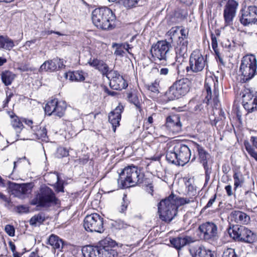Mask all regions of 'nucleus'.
Masks as SVG:
<instances>
[{"mask_svg":"<svg viewBox=\"0 0 257 257\" xmlns=\"http://www.w3.org/2000/svg\"><path fill=\"white\" fill-rule=\"evenodd\" d=\"M178 155L177 154L175 146L173 148L172 150H167L166 152L167 160L172 164L179 165V160L178 159Z\"/></svg>","mask_w":257,"mask_h":257,"instance_id":"f704fd0d","label":"nucleus"},{"mask_svg":"<svg viewBox=\"0 0 257 257\" xmlns=\"http://www.w3.org/2000/svg\"><path fill=\"white\" fill-rule=\"evenodd\" d=\"M112 47H116V50L114 51V54L118 56H123L124 52L122 50V46L120 44L117 43H113L112 44Z\"/></svg>","mask_w":257,"mask_h":257,"instance_id":"3c124183","label":"nucleus"},{"mask_svg":"<svg viewBox=\"0 0 257 257\" xmlns=\"http://www.w3.org/2000/svg\"><path fill=\"white\" fill-rule=\"evenodd\" d=\"M231 217L237 223L247 224L250 217L246 213L238 210H234L231 213Z\"/></svg>","mask_w":257,"mask_h":257,"instance_id":"a878e982","label":"nucleus"},{"mask_svg":"<svg viewBox=\"0 0 257 257\" xmlns=\"http://www.w3.org/2000/svg\"><path fill=\"white\" fill-rule=\"evenodd\" d=\"M13 96V93L12 92L8 93V92H7V98L6 100L4 101V106H6V104L8 103L9 101L10 100L11 97Z\"/></svg>","mask_w":257,"mask_h":257,"instance_id":"e2e57ef3","label":"nucleus"},{"mask_svg":"<svg viewBox=\"0 0 257 257\" xmlns=\"http://www.w3.org/2000/svg\"><path fill=\"white\" fill-rule=\"evenodd\" d=\"M99 257H115L117 252L115 249L117 243L110 237H106L98 243Z\"/></svg>","mask_w":257,"mask_h":257,"instance_id":"f8f14e48","label":"nucleus"},{"mask_svg":"<svg viewBox=\"0 0 257 257\" xmlns=\"http://www.w3.org/2000/svg\"><path fill=\"white\" fill-rule=\"evenodd\" d=\"M204 87L207 92L206 98L207 99L208 101L212 99L214 105L216 108L218 106L219 103L218 99V83L217 80H214L212 77L206 78L205 81Z\"/></svg>","mask_w":257,"mask_h":257,"instance_id":"9b49d317","label":"nucleus"},{"mask_svg":"<svg viewBox=\"0 0 257 257\" xmlns=\"http://www.w3.org/2000/svg\"><path fill=\"white\" fill-rule=\"evenodd\" d=\"M123 109V106L119 104L113 111H111L108 115V120L112 124V129L114 132L115 131L116 127L119 125L121 113Z\"/></svg>","mask_w":257,"mask_h":257,"instance_id":"4be33fe9","label":"nucleus"},{"mask_svg":"<svg viewBox=\"0 0 257 257\" xmlns=\"http://www.w3.org/2000/svg\"><path fill=\"white\" fill-rule=\"evenodd\" d=\"M166 127L173 134H177L182 130V123L178 114L168 116L166 118Z\"/></svg>","mask_w":257,"mask_h":257,"instance_id":"a211bd4d","label":"nucleus"},{"mask_svg":"<svg viewBox=\"0 0 257 257\" xmlns=\"http://www.w3.org/2000/svg\"><path fill=\"white\" fill-rule=\"evenodd\" d=\"M100 60L97 59H91L90 58L87 62V63L89 64L91 67H94L95 69H97L98 66L99 65V62Z\"/></svg>","mask_w":257,"mask_h":257,"instance_id":"4d7b16f0","label":"nucleus"},{"mask_svg":"<svg viewBox=\"0 0 257 257\" xmlns=\"http://www.w3.org/2000/svg\"><path fill=\"white\" fill-rule=\"evenodd\" d=\"M181 36L179 37L178 42H183V41H188V31L185 30L184 28H182L180 30Z\"/></svg>","mask_w":257,"mask_h":257,"instance_id":"09e8293b","label":"nucleus"},{"mask_svg":"<svg viewBox=\"0 0 257 257\" xmlns=\"http://www.w3.org/2000/svg\"><path fill=\"white\" fill-rule=\"evenodd\" d=\"M58 200L51 189L47 186H42L31 204L38 206L48 207L58 204Z\"/></svg>","mask_w":257,"mask_h":257,"instance_id":"20e7f679","label":"nucleus"},{"mask_svg":"<svg viewBox=\"0 0 257 257\" xmlns=\"http://www.w3.org/2000/svg\"><path fill=\"white\" fill-rule=\"evenodd\" d=\"M192 147L194 149L196 150L198 152L200 161L203 165L205 170L207 171L208 169L207 165V159L209 156L208 153L205 151L202 146L196 143H193Z\"/></svg>","mask_w":257,"mask_h":257,"instance_id":"b1692460","label":"nucleus"},{"mask_svg":"<svg viewBox=\"0 0 257 257\" xmlns=\"http://www.w3.org/2000/svg\"><path fill=\"white\" fill-rule=\"evenodd\" d=\"M216 195L215 194L213 198L209 199V201L208 202L207 204L205 206V208H208L212 206V204L214 203L216 200Z\"/></svg>","mask_w":257,"mask_h":257,"instance_id":"052dcab7","label":"nucleus"},{"mask_svg":"<svg viewBox=\"0 0 257 257\" xmlns=\"http://www.w3.org/2000/svg\"><path fill=\"white\" fill-rule=\"evenodd\" d=\"M256 59L253 55H246L242 58L240 66V71L243 76L244 82L251 79L256 71Z\"/></svg>","mask_w":257,"mask_h":257,"instance_id":"39448f33","label":"nucleus"},{"mask_svg":"<svg viewBox=\"0 0 257 257\" xmlns=\"http://www.w3.org/2000/svg\"><path fill=\"white\" fill-rule=\"evenodd\" d=\"M97 69L101 71L102 73H106L108 71V67L103 62V61L100 60Z\"/></svg>","mask_w":257,"mask_h":257,"instance_id":"5fc2aeb1","label":"nucleus"},{"mask_svg":"<svg viewBox=\"0 0 257 257\" xmlns=\"http://www.w3.org/2000/svg\"><path fill=\"white\" fill-rule=\"evenodd\" d=\"M65 77L71 81H82L85 79L84 72L82 71L69 72L65 73Z\"/></svg>","mask_w":257,"mask_h":257,"instance_id":"7c9ffc66","label":"nucleus"},{"mask_svg":"<svg viewBox=\"0 0 257 257\" xmlns=\"http://www.w3.org/2000/svg\"><path fill=\"white\" fill-rule=\"evenodd\" d=\"M65 66L62 59L55 58L45 61L40 66L39 71L53 72Z\"/></svg>","mask_w":257,"mask_h":257,"instance_id":"aec40b11","label":"nucleus"},{"mask_svg":"<svg viewBox=\"0 0 257 257\" xmlns=\"http://www.w3.org/2000/svg\"><path fill=\"white\" fill-rule=\"evenodd\" d=\"M49 177L54 180L55 182L56 190L57 192H64V187L62 183L59 181V176L57 174H51Z\"/></svg>","mask_w":257,"mask_h":257,"instance_id":"58836bf2","label":"nucleus"},{"mask_svg":"<svg viewBox=\"0 0 257 257\" xmlns=\"http://www.w3.org/2000/svg\"><path fill=\"white\" fill-rule=\"evenodd\" d=\"M48 244L50 245L54 249L62 248L64 244L63 241L58 236L51 234L48 240Z\"/></svg>","mask_w":257,"mask_h":257,"instance_id":"c85d7f7f","label":"nucleus"},{"mask_svg":"<svg viewBox=\"0 0 257 257\" xmlns=\"http://www.w3.org/2000/svg\"><path fill=\"white\" fill-rule=\"evenodd\" d=\"M114 226L118 229H128V231H131V232L135 230V228L126 223L124 221L122 220H118L115 222Z\"/></svg>","mask_w":257,"mask_h":257,"instance_id":"ea45409f","label":"nucleus"},{"mask_svg":"<svg viewBox=\"0 0 257 257\" xmlns=\"http://www.w3.org/2000/svg\"><path fill=\"white\" fill-rule=\"evenodd\" d=\"M257 21V7L251 6L242 10L240 23L244 26L254 24Z\"/></svg>","mask_w":257,"mask_h":257,"instance_id":"dca6fc26","label":"nucleus"},{"mask_svg":"<svg viewBox=\"0 0 257 257\" xmlns=\"http://www.w3.org/2000/svg\"><path fill=\"white\" fill-rule=\"evenodd\" d=\"M197 192L195 187L192 184H189L187 186L186 195L189 198H193L196 195Z\"/></svg>","mask_w":257,"mask_h":257,"instance_id":"c03bdc74","label":"nucleus"},{"mask_svg":"<svg viewBox=\"0 0 257 257\" xmlns=\"http://www.w3.org/2000/svg\"><path fill=\"white\" fill-rule=\"evenodd\" d=\"M233 177L234 181V189L236 190L237 187L241 186L244 183V177L240 172H235L233 175Z\"/></svg>","mask_w":257,"mask_h":257,"instance_id":"4c0bfd02","label":"nucleus"},{"mask_svg":"<svg viewBox=\"0 0 257 257\" xmlns=\"http://www.w3.org/2000/svg\"><path fill=\"white\" fill-rule=\"evenodd\" d=\"M32 133L35 135L37 138L43 141H47V131L44 127L41 128L38 125L31 126Z\"/></svg>","mask_w":257,"mask_h":257,"instance_id":"cd10ccee","label":"nucleus"},{"mask_svg":"<svg viewBox=\"0 0 257 257\" xmlns=\"http://www.w3.org/2000/svg\"><path fill=\"white\" fill-rule=\"evenodd\" d=\"M175 195L172 194L160 201L158 205L160 218L165 222L171 221L177 213Z\"/></svg>","mask_w":257,"mask_h":257,"instance_id":"7ed1b4c3","label":"nucleus"},{"mask_svg":"<svg viewBox=\"0 0 257 257\" xmlns=\"http://www.w3.org/2000/svg\"><path fill=\"white\" fill-rule=\"evenodd\" d=\"M126 8H131L135 6L139 0H120Z\"/></svg>","mask_w":257,"mask_h":257,"instance_id":"603ef678","label":"nucleus"},{"mask_svg":"<svg viewBox=\"0 0 257 257\" xmlns=\"http://www.w3.org/2000/svg\"><path fill=\"white\" fill-rule=\"evenodd\" d=\"M199 230L200 236L205 240H214L218 237V227L213 222H206L201 224Z\"/></svg>","mask_w":257,"mask_h":257,"instance_id":"ddd939ff","label":"nucleus"},{"mask_svg":"<svg viewBox=\"0 0 257 257\" xmlns=\"http://www.w3.org/2000/svg\"><path fill=\"white\" fill-rule=\"evenodd\" d=\"M179 165L184 166L187 163L191 158V151L190 148L186 145L177 144L175 145Z\"/></svg>","mask_w":257,"mask_h":257,"instance_id":"6ab92c4d","label":"nucleus"},{"mask_svg":"<svg viewBox=\"0 0 257 257\" xmlns=\"http://www.w3.org/2000/svg\"><path fill=\"white\" fill-rule=\"evenodd\" d=\"M109 85L113 89L121 90L127 86V84L122 76L116 71H111L108 74Z\"/></svg>","mask_w":257,"mask_h":257,"instance_id":"f3484780","label":"nucleus"},{"mask_svg":"<svg viewBox=\"0 0 257 257\" xmlns=\"http://www.w3.org/2000/svg\"><path fill=\"white\" fill-rule=\"evenodd\" d=\"M253 92L250 89L246 88L243 90L242 95V103L244 108H248V104L254 97Z\"/></svg>","mask_w":257,"mask_h":257,"instance_id":"72a5a7b5","label":"nucleus"},{"mask_svg":"<svg viewBox=\"0 0 257 257\" xmlns=\"http://www.w3.org/2000/svg\"><path fill=\"white\" fill-rule=\"evenodd\" d=\"M83 226L87 231L102 233L104 231L103 218L97 213L87 215L84 219Z\"/></svg>","mask_w":257,"mask_h":257,"instance_id":"9d476101","label":"nucleus"},{"mask_svg":"<svg viewBox=\"0 0 257 257\" xmlns=\"http://www.w3.org/2000/svg\"><path fill=\"white\" fill-rule=\"evenodd\" d=\"M225 191L228 196L233 195V192L232 189V186L230 185H228L225 187Z\"/></svg>","mask_w":257,"mask_h":257,"instance_id":"680f3d73","label":"nucleus"},{"mask_svg":"<svg viewBox=\"0 0 257 257\" xmlns=\"http://www.w3.org/2000/svg\"><path fill=\"white\" fill-rule=\"evenodd\" d=\"M250 141L251 142L253 146L257 149V137H251L250 138Z\"/></svg>","mask_w":257,"mask_h":257,"instance_id":"69168bd1","label":"nucleus"},{"mask_svg":"<svg viewBox=\"0 0 257 257\" xmlns=\"http://www.w3.org/2000/svg\"><path fill=\"white\" fill-rule=\"evenodd\" d=\"M9 245L11 250H12L13 253L17 252V251H16V246L12 241L9 242Z\"/></svg>","mask_w":257,"mask_h":257,"instance_id":"0e129e2a","label":"nucleus"},{"mask_svg":"<svg viewBox=\"0 0 257 257\" xmlns=\"http://www.w3.org/2000/svg\"><path fill=\"white\" fill-rule=\"evenodd\" d=\"M192 241L191 237L185 235H181L170 239L171 244L178 249Z\"/></svg>","mask_w":257,"mask_h":257,"instance_id":"393cba45","label":"nucleus"},{"mask_svg":"<svg viewBox=\"0 0 257 257\" xmlns=\"http://www.w3.org/2000/svg\"><path fill=\"white\" fill-rule=\"evenodd\" d=\"M171 49L170 42L166 40L159 41L152 46L151 53L154 60L166 61Z\"/></svg>","mask_w":257,"mask_h":257,"instance_id":"1a4fd4ad","label":"nucleus"},{"mask_svg":"<svg viewBox=\"0 0 257 257\" xmlns=\"http://www.w3.org/2000/svg\"><path fill=\"white\" fill-rule=\"evenodd\" d=\"M128 206V203L125 200V198L123 197L122 199V201L121 203V205L120 207L118 208V211L120 213H123L126 210V208Z\"/></svg>","mask_w":257,"mask_h":257,"instance_id":"6e6d98bb","label":"nucleus"},{"mask_svg":"<svg viewBox=\"0 0 257 257\" xmlns=\"http://www.w3.org/2000/svg\"><path fill=\"white\" fill-rule=\"evenodd\" d=\"M11 123L14 129L15 130L18 139L25 140L27 139V131L25 129L19 118L16 115L11 116Z\"/></svg>","mask_w":257,"mask_h":257,"instance_id":"412c9836","label":"nucleus"},{"mask_svg":"<svg viewBox=\"0 0 257 257\" xmlns=\"http://www.w3.org/2000/svg\"><path fill=\"white\" fill-rule=\"evenodd\" d=\"M120 45H121L122 48L124 49L128 53H131L129 50L131 49V47H130V46L128 44L125 43Z\"/></svg>","mask_w":257,"mask_h":257,"instance_id":"338daca9","label":"nucleus"},{"mask_svg":"<svg viewBox=\"0 0 257 257\" xmlns=\"http://www.w3.org/2000/svg\"><path fill=\"white\" fill-rule=\"evenodd\" d=\"M128 100L134 104L136 106H138L139 104V99L138 97L136 94L134 93H128L127 95Z\"/></svg>","mask_w":257,"mask_h":257,"instance_id":"de8ad7c7","label":"nucleus"},{"mask_svg":"<svg viewBox=\"0 0 257 257\" xmlns=\"http://www.w3.org/2000/svg\"><path fill=\"white\" fill-rule=\"evenodd\" d=\"M174 199L175 200V204H176V203H177L178 205H183L186 204H189V203L194 202V200H193V198H187V197L177 198L175 196Z\"/></svg>","mask_w":257,"mask_h":257,"instance_id":"79ce46f5","label":"nucleus"},{"mask_svg":"<svg viewBox=\"0 0 257 257\" xmlns=\"http://www.w3.org/2000/svg\"><path fill=\"white\" fill-rule=\"evenodd\" d=\"M82 252L84 257H99V245H86L83 247Z\"/></svg>","mask_w":257,"mask_h":257,"instance_id":"bb28decb","label":"nucleus"},{"mask_svg":"<svg viewBox=\"0 0 257 257\" xmlns=\"http://www.w3.org/2000/svg\"><path fill=\"white\" fill-rule=\"evenodd\" d=\"M207 65V59L199 50H195L191 54L189 65L186 67L188 73H198L202 72Z\"/></svg>","mask_w":257,"mask_h":257,"instance_id":"0eeeda50","label":"nucleus"},{"mask_svg":"<svg viewBox=\"0 0 257 257\" xmlns=\"http://www.w3.org/2000/svg\"><path fill=\"white\" fill-rule=\"evenodd\" d=\"M45 220L44 215L41 213L33 216L30 220V224L32 225L37 226L42 223Z\"/></svg>","mask_w":257,"mask_h":257,"instance_id":"e433bc0d","label":"nucleus"},{"mask_svg":"<svg viewBox=\"0 0 257 257\" xmlns=\"http://www.w3.org/2000/svg\"><path fill=\"white\" fill-rule=\"evenodd\" d=\"M190 89V82L187 78L176 81L167 91L169 100L178 99L187 94Z\"/></svg>","mask_w":257,"mask_h":257,"instance_id":"423d86ee","label":"nucleus"},{"mask_svg":"<svg viewBox=\"0 0 257 257\" xmlns=\"http://www.w3.org/2000/svg\"><path fill=\"white\" fill-rule=\"evenodd\" d=\"M188 41L178 42L175 48L176 61L182 63L187 56Z\"/></svg>","mask_w":257,"mask_h":257,"instance_id":"5701e85b","label":"nucleus"},{"mask_svg":"<svg viewBox=\"0 0 257 257\" xmlns=\"http://www.w3.org/2000/svg\"><path fill=\"white\" fill-rule=\"evenodd\" d=\"M66 107V105L64 102L58 101L57 99H54L47 103L45 111L49 115L53 114L61 117L64 115Z\"/></svg>","mask_w":257,"mask_h":257,"instance_id":"4468645a","label":"nucleus"},{"mask_svg":"<svg viewBox=\"0 0 257 257\" xmlns=\"http://www.w3.org/2000/svg\"><path fill=\"white\" fill-rule=\"evenodd\" d=\"M211 38L212 48L214 50L215 54L217 56H219V51L218 49V43L217 38L213 33L211 34Z\"/></svg>","mask_w":257,"mask_h":257,"instance_id":"a18cd8bd","label":"nucleus"},{"mask_svg":"<svg viewBox=\"0 0 257 257\" xmlns=\"http://www.w3.org/2000/svg\"><path fill=\"white\" fill-rule=\"evenodd\" d=\"M29 211V209L27 207L24 205L18 206L17 207V211L20 213H26Z\"/></svg>","mask_w":257,"mask_h":257,"instance_id":"bf43d9fd","label":"nucleus"},{"mask_svg":"<svg viewBox=\"0 0 257 257\" xmlns=\"http://www.w3.org/2000/svg\"><path fill=\"white\" fill-rule=\"evenodd\" d=\"M168 72H169V69L167 68H162V69H161V70L160 71V74L161 75H166L168 74Z\"/></svg>","mask_w":257,"mask_h":257,"instance_id":"774afa93","label":"nucleus"},{"mask_svg":"<svg viewBox=\"0 0 257 257\" xmlns=\"http://www.w3.org/2000/svg\"><path fill=\"white\" fill-rule=\"evenodd\" d=\"M5 231L11 236L15 235V229L12 225H7L5 226Z\"/></svg>","mask_w":257,"mask_h":257,"instance_id":"13d9d810","label":"nucleus"},{"mask_svg":"<svg viewBox=\"0 0 257 257\" xmlns=\"http://www.w3.org/2000/svg\"><path fill=\"white\" fill-rule=\"evenodd\" d=\"M15 189L21 195L28 194L31 191V185L27 184H17L15 186Z\"/></svg>","mask_w":257,"mask_h":257,"instance_id":"c9c22d12","label":"nucleus"},{"mask_svg":"<svg viewBox=\"0 0 257 257\" xmlns=\"http://www.w3.org/2000/svg\"><path fill=\"white\" fill-rule=\"evenodd\" d=\"M143 174L135 166L124 168L119 174L117 183L121 188L135 186L142 182Z\"/></svg>","mask_w":257,"mask_h":257,"instance_id":"f03ea898","label":"nucleus"},{"mask_svg":"<svg viewBox=\"0 0 257 257\" xmlns=\"http://www.w3.org/2000/svg\"><path fill=\"white\" fill-rule=\"evenodd\" d=\"M248 108H245L247 110L248 112L252 111L254 109L257 108V97L255 96L253 98L252 100L248 104Z\"/></svg>","mask_w":257,"mask_h":257,"instance_id":"8fccbe9b","label":"nucleus"},{"mask_svg":"<svg viewBox=\"0 0 257 257\" xmlns=\"http://www.w3.org/2000/svg\"><path fill=\"white\" fill-rule=\"evenodd\" d=\"M228 233L234 239L247 243H252L256 238L255 234L243 226H233L229 229Z\"/></svg>","mask_w":257,"mask_h":257,"instance_id":"6e6552de","label":"nucleus"},{"mask_svg":"<svg viewBox=\"0 0 257 257\" xmlns=\"http://www.w3.org/2000/svg\"><path fill=\"white\" fill-rule=\"evenodd\" d=\"M15 46L13 40L8 36H0V49L11 50Z\"/></svg>","mask_w":257,"mask_h":257,"instance_id":"c756f323","label":"nucleus"},{"mask_svg":"<svg viewBox=\"0 0 257 257\" xmlns=\"http://www.w3.org/2000/svg\"><path fill=\"white\" fill-rule=\"evenodd\" d=\"M244 145L247 153L257 161V152L252 147L248 142L245 141Z\"/></svg>","mask_w":257,"mask_h":257,"instance_id":"a19ab883","label":"nucleus"},{"mask_svg":"<svg viewBox=\"0 0 257 257\" xmlns=\"http://www.w3.org/2000/svg\"><path fill=\"white\" fill-rule=\"evenodd\" d=\"M194 257H213V254L204 246H199L195 248Z\"/></svg>","mask_w":257,"mask_h":257,"instance_id":"2f4dec72","label":"nucleus"},{"mask_svg":"<svg viewBox=\"0 0 257 257\" xmlns=\"http://www.w3.org/2000/svg\"><path fill=\"white\" fill-rule=\"evenodd\" d=\"M148 89L154 93L159 92V82L157 80H155L151 84L147 86Z\"/></svg>","mask_w":257,"mask_h":257,"instance_id":"49530a36","label":"nucleus"},{"mask_svg":"<svg viewBox=\"0 0 257 257\" xmlns=\"http://www.w3.org/2000/svg\"><path fill=\"white\" fill-rule=\"evenodd\" d=\"M68 155L69 151L66 148L61 147L58 148L56 153V157L58 158H62L67 157Z\"/></svg>","mask_w":257,"mask_h":257,"instance_id":"37998d69","label":"nucleus"},{"mask_svg":"<svg viewBox=\"0 0 257 257\" xmlns=\"http://www.w3.org/2000/svg\"><path fill=\"white\" fill-rule=\"evenodd\" d=\"M91 18L93 24L97 28L107 30L113 28V22L115 19V16L108 8L101 7L92 11Z\"/></svg>","mask_w":257,"mask_h":257,"instance_id":"f257e3e1","label":"nucleus"},{"mask_svg":"<svg viewBox=\"0 0 257 257\" xmlns=\"http://www.w3.org/2000/svg\"><path fill=\"white\" fill-rule=\"evenodd\" d=\"M15 78V74L9 70H5L1 73L2 82L6 86L11 85Z\"/></svg>","mask_w":257,"mask_h":257,"instance_id":"473e14b6","label":"nucleus"},{"mask_svg":"<svg viewBox=\"0 0 257 257\" xmlns=\"http://www.w3.org/2000/svg\"><path fill=\"white\" fill-rule=\"evenodd\" d=\"M222 257H237V256L233 249L228 248L224 251Z\"/></svg>","mask_w":257,"mask_h":257,"instance_id":"864d4df0","label":"nucleus"},{"mask_svg":"<svg viewBox=\"0 0 257 257\" xmlns=\"http://www.w3.org/2000/svg\"><path fill=\"white\" fill-rule=\"evenodd\" d=\"M237 6L238 3L236 1H228L223 11L225 27L232 25L233 19L236 15Z\"/></svg>","mask_w":257,"mask_h":257,"instance_id":"2eb2a0df","label":"nucleus"}]
</instances>
